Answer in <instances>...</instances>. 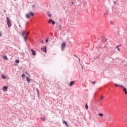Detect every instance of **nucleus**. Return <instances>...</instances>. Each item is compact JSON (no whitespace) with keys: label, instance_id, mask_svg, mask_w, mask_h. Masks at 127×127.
Wrapping results in <instances>:
<instances>
[{"label":"nucleus","instance_id":"1","mask_svg":"<svg viewBox=\"0 0 127 127\" xmlns=\"http://www.w3.org/2000/svg\"><path fill=\"white\" fill-rule=\"evenodd\" d=\"M65 47H66V43H62L61 45V49L62 51H64L65 50Z\"/></svg>","mask_w":127,"mask_h":127},{"label":"nucleus","instance_id":"2","mask_svg":"<svg viewBox=\"0 0 127 127\" xmlns=\"http://www.w3.org/2000/svg\"><path fill=\"white\" fill-rule=\"evenodd\" d=\"M7 19V24L8 26V27H11V21H10V19L8 17H6Z\"/></svg>","mask_w":127,"mask_h":127},{"label":"nucleus","instance_id":"3","mask_svg":"<svg viewBox=\"0 0 127 127\" xmlns=\"http://www.w3.org/2000/svg\"><path fill=\"white\" fill-rule=\"evenodd\" d=\"M34 14L32 12H29L28 14H26V18H29L30 16H33Z\"/></svg>","mask_w":127,"mask_h":127},{"label":"nucleus","instance_id":"4","mask_svg":"<svg viewBox=\"0 0 127 127\" xmlns=\"http://www.w3.org/2000/svg\"><path fill=\"white\" fill-rule=\"evenodd\" d=\"M21 34L22 36L24 37V40L26 41V39H27V37L24 35L25 34V31H22Z\"/></svg>","mask_w":127,"mask_h":127},{"label":"nucleus","instance_id":"5","mask_svg":"<svg viewBox=\"0 0 127 127\" xmlns=\"http://www.w3.org/2000/svg\"><path fill=\"white\" fill-rule=\"evenodd\" d=\"M75 82L76 81H71L70 83H69V86L70 87H72V86H74V84H75Z\"/></svg>","mask_w":127,"mask_h":127},{"label":"nucleus","instance_id":"6","mask_svg":"<svg viewBox=\"0 0 127 127\" xmlns=\"http://www.w3.org/2000/svg\"><path fill=\"white\" fill-rule=\"evenodd\" d=\"M41 50H43L44 52H46V47L44 46L43 48H41Z\"/></svg>","mask_w":127,"mask_h":127},{"label":"nucleus","instance_id":"7","mask_svg":"<svg viewBox=\"0 0 127 127\" xmlns=\"http://www.w3.org/2000/svg\"><path fill=\"white\" fill-rule=\"evenodd\" d=\"M3 91H4L5 92H6V91H7V87L4 86L3 87Z\"/></svg>","mask_w":127,"mask_h":127},{"label":"nucleus","instance_id":"8","mask_svg":"<svg viewBox=\"0 0 127 127\" xmlns=\"http://www.w3.org/2000/svg\"><path fill=\"white\" fill-rule=\"evenodd\" d=\"M123 88V91L125 92V94H127V89L124 87Z\"/></svg>","mask_w":127,"mask_h":127},{"label":"nucleus","instance_id":"9","mask_svg":"<svg viewBox=\"0 0 127 127\" xmlns=\"http://www.w3.org/2000/svg\"><path fill=\"white\" fill-rule=\"evenodd\" d=\"M63 124H65V125L67 126V127H69V126L68 125V124L67 123V122L64 121V120H63Z\"/></svg>","mask_w":127,"mask_h":127},{"label":"nucleus","instance_id":"10","mask_svg":"<svg viewBox=\"0 0 127 127\" xmlns=\"http://www.w3.org/2000/svg\"><path fill=\"white\" fill-rule=\"evenodd\" d=\"M115 86L116 87H121L122 88H124V86H123V85L120 86V85H118V84H115Z\"/></svg>","mask_w":127,"mask_h":127},{"label":"nucleus","instance_id":"11","mask_svg":"<svg viewBox=\"0 0 127 127\" xmlns=\"http://www.w3.org/2000/svg\"><path fill=\"white\" fill-rule=\"evenodd\" d=\"M32 52L33 55H36V52L35 51H33V50H32Z\"/></svg>","mask_w":127,"mask_h":127},{"label":"nucleus","instance_id":"12","mask_svg":"<svg viewBox=\"0 0 127 127\" xmlns=\"http://www.w3.org/2000/svg\"><path fill=\"white\" fill-rule=\"evenodd\" d=\"M26 81L28 82V83H30V79L28 77H26Z\"/></svg>","mask_w":127,"mask_h":127},{"label":"nucleus","instance_id":"13","mask_svg":"<svg viewBox=\"0 0 127 127\" xmlns=\"http://www.w3.org/2000/svg\"><path fill=\"white\" fill-rule=\"evenodd\" d=\"M57 27L59 28V31H60V30H61V25H59V26H58Z\"/></svg>","mask_w":127,"mask_h":127},{"label":"nucleus","instance_id":"14","mask_svg":"<svg viewBox=\"0 0 127 127\" xmlns=\"http://www.w3.org/2000/svg\"><path fill=\"white\" fill-rule=\"evenodd\" d=\"M119 46L120 45H118L116 47V49H117L118 51H120V48H119Z\"/></svg>","mask_w":127,"mask_h":127},{"label":"nucleus","instance_id":"15","mask_svg":"<svg viewBox=\"0 0 127 127\" xmlns=\"http://www.w3.org/2000/svg\"><path fill=\"white\" fill-rule=\"evenodd\" d=\"M3 59H5V60H7V56H4Z\"/></svg>","mask_w":127,"mask_h":127},{"label":"nucleus","instance_id":"16","mask_svg":"<svg viewBox=\"0 0 127 127\" xmlns=\"http://www.w3.org/2000/svg\"><path fill=\"white\" fill-rule=\"evenodd\" d=\"M98 115L100 116V117H103V116H104L103 113H99Z\"/></svg>","mask_w":127,"mask_h":127},{"label":"nucleus","instance_id":"17","mask_svg":"<svg viewBox=\"0 0 127 127\" xmlns=\"http://www.w3.org/2000/svg\"><path fill=\"white\" fill-rule=\"evenodd\" d=\"M52 20L51 19H50L49 20V21H48V22L49 23H50V22H52Z\"/></svg>","mask_w":127,"mask_h":127},{"label":"nucleus","instance_id":"18","mask_svg":"<svg viewBox=\"0 0 127 127\" xmlns=\"http://www.w3.org/2000/svg\"><path fill=\"white\" fill-rule=\"evenodd\" d=\"M41 120L43 121V122H45V119L43 117H41Z\"/></svg>","mask_w":127,"mask_h":127},{"label":"nucleus","instance_id":"19","mask_svg":"<svg viewBox=\"0 0 127 127\" xmlns=\"http://www.w3.org/2000/svg\"><path fill=\"white\" fill-rule=\"evenodd\" d=\"M85 108H86V110H88V109H89V106H88V105L86 104Z\"/></svg>","mask_w":127,"mask_h":127},{"label":"nucleus","instance_id":"20","mask_svg":"<svg viewBox=\"0 0 127 127\" xmlns=\"http://www.w3.org/2000/svg\"><path fill=\"white\" fill-rule=\"evenodd\" d=\"M15 63H19V60H15Z\"/></svg>","mask_w":127,"mask_h":127},{"label":"nucleus","instance_id":"21","mask_svg":"<svg viewBox=\"0 0 127 127\" xmlns=\"http://www.w3.org/2000/svg\"><path fill=\"white\" fill-rule=\"evenodd\" d=\"M2 79H6V77H5V76H4V75H2Z\"/></svg>","mask_w":127,"mask_h":127},{"label":"nucleus","instance_id":"22","mask_svg":"<svg viewBox=\"0 0 127 127\" xmlns=\"http://www.w3.org/2000/svg\"><path fill=\"white\" fill-rule=\"evenodd\" d=\"M52 23L53 25H54V24H55V22H54V21H52Z\"/></svg>","mask_w":127,"mask_h":127},{"label":"nucleus","instance_id":"23","mask_svg":"<svg viewBox=\"0 0 127 127\" xmlns=\"http://www.w3.org/2000/svg\"><path fill=\"white\" fill-rule=\"evenodd\" d=\"M48 16H49V17H51V14L48 13Z\"/></svg>","mask_w":127,"mask_h":127},{"label":"nucleus","instance_id":"24","mask_svg":"<svg viewBox=\"0 0 127 127\" xmlns=\"http://www.w3.org/2000/svg\"><path fill=\"white\" fill-rule=\"evenodd\" d=\"M28 34H29V32H27L26 34V37H27V35H28Z\"/></svg>","mask_w":127,"mask_h":127},{"label":"nucleus","instance_id":"25","mask_svg":"<svg viewBox=\"0 0 127 127\" xmlns=\"http://www.w3.org/2000/svg\"><path fill=\"white\" fill-rule=\"evenodd\" d=\"M34 7H35V5H33L32 6V8H34Z\"/></svg>","mask_w":127,"mask_h":127},{"label":"nucleus","instance_id":"26","mask_svg":"<svg viewBox=\"0 0 127 127\" xmlns=\"http://www.w3.org/2000/svg\"><path fill=\"white\" fill-rule=\"evenodd\" d=\"M24 77H25V75H24V74L22 75V77L23 78H24Z\"/></svg>","mask_w":127,"mask_h":127},{"label":"nucleus","instance_id":"27","mask_svg":"<svg viewBox=\"0 0 127 127\" xmlns=\"http://www.w3.org/2000/svg\"><path fill=\"white\" fill-rule=\"evenodd\" d=\"M98 58H99V57H96L94 58V59H98Z\"/></svg>","mask_w":127,"mask_h":127},{"label":"nucleus","instance_id":"28","mask_svg":"<svg viewBox=\"0 0 127 127\" xmlns=\"http://www.w3.org/2000/svg\"><path fill=\"white\" fill-rule=\"evenodd\" d=\"M46 42H48V39H47L46 40Z\"/></svg>","mask_w":127,"mask_h":127},{"label":"nucleus","instance_id":"29","mask_svg":"<svg viewBox=\"0 0 127 127\" xmlns=\"http://www.w3.org/2000/svg\"><path fill=\"white\" fill-rule=\"evenodd\" d=\"M101 99H104V96H101Z\"/></svg>","mask_w":127,"mask_h":127},{"label":"nucleus","instance_id":"30","mask_svg":"<svg viewBox=\"0 0 127 127\" xmlns=\"http://www.w3.org/2000/svg\"><path fill=\"white\" fill-rule=\"evenodd\" d=\"M85 5H86V3L84 4L83 7H85Z\"/></svg>","mask_w":127,"mask_h":127},{"label":"nucleus","instance_id":"31","mask_svg":"<svg viewBox=\"0 0 127 127\" xmlns=\"http://www.w3.org/2000/svg\"><path fill=\"white\" fill-rule=\"evenodd\" d=\"M93 84H94L95 85V84H96V82H93Z\"/></svg>","mask_w":127,"mask_h":127},{"label":"nucleus","instance_id":"32","mask_svg":"<svg viewBox=\"0 0 127 127\" xmlns=\"http://www.w3.org/2000/svg\"><path fill=\"white\" fill-rule=\"evenodd\" d=\"M108 121H111V119H110V118H108Z\"/></svg>","mask_w":127,"mask_h":127},{"label":"nucleus","instance_id":"33","mask_svg":"<svg viewBox=\"0 0 127 127\" xmlns=\"http://www.w3.org/2000/svg\"><path fill=\"white\" fill-rule=\"evenodd\" d=\"M1 32H0V37L1 36Z\"/></svg>","mask_w":127,"mask_h":127},{"label":"nucleus","instance_id":"34","mask_svg":"<svg viewBox=\"0 0 127 127\" xmlns=\"http://www.w3.org/2000/svg\"><path fill=\"white\" fill-rule=\"evenodd\" d=\"M41 42H42V43H44L43 41H42Z\"/></svg>","mask_w":127,"mask_h":127},{"label":"nucleus","instance_id":"35","mask_svg":"<svg viewBox=\"0 0 127 127\" xmlns=\"http://www.w3.org/2000/svg\"><path fill=\"white\" fill-rule=\"evenodd\" d=\"M107 15V13H105L104 14V15Z\"/></svg>","mask_w":127,"mask_h":127},{"label":"nucleus","instance_id":"36","mask_svg":"<svg viewBox=\"0 0 127 127\" xmlns=\"http://www.w3.org/2000/svg\"><path fill=\"white\" fill-rule=\"evenodd\" d=\"M72 4H74V2H72Z\"/></svg>","mask_w":127,"mask_h":127},{"label":"nucleus","instance_id":"37","mask_svg":"<svg viewBox=\"0 0 127 127\" xmlns=\"http://www.w3.org/2000/svg\"><path fill=\"white\" fill-rule=\"evenodd\" d=\"M74 56H75L76 57H77V55H74Z\"/></svg>","mask_w":127,"mask_h":127},{"label":"nucleus","instance_id":"38","mask_svg":"<svg viewBox=\"0 0 127 127\" xmlns=\"http://www.w3.org/2000/svg\"><path fill=\"white\" fill-rule=\"evenodd\" d=\"M114 3H116V2H114Z\"/></svg>","mask_w":127,"mask_h":127},{"label":"nucleus","instance_id":"39","mask_svg":"<svg viewBox=\"0 0 127 127\" xmlns=\"http://www.w3.org/2000/svg\"><path fill=\"white\" fill-rule=\"evenodd\" d=\"M79 61H80V59H79Z\"/></svg>","mask_w":127,"mask_h":127}]
</instances>
